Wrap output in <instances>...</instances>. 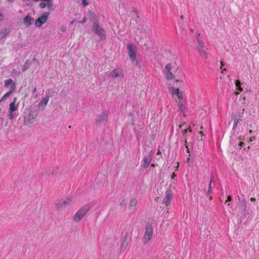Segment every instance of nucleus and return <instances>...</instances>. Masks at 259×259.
Instances as JSON below:
<instances>
[{"mask_svg":"<svg viewBox=\"0 0 259 259\" xmlns=\"http://www.w3.org/2000/svg\"><path fill=\"white\" fill-rule=\"evenodd\" d=\"M178 106L181 110H182L183 109V105L181 101L179 102Z\"/></svg>","mask_w":259,"mask_h":259,"instance_id":"31","label":"nucleus"},{"mask_svg":"<svg viewBox=\"0 0 259 259\" xmlns=\"http://www.w3.org/2000/svg\"><path fill=\"white\" fill-rule=\"evenodd\" d=\"M47 3V6L48 8L50 10L52 9L53 6V3L52 1V0H47L46 1Z\"/></svg>","mask_w":259,"mask_h":259,"instance_id":"25","label":"nucleus"},{"mask_svg":"<svg viewBox=\"0 0 259 259\" xmlns=\"http://www.w3.org/2000/svg\"><path fill=\"white\" fill-rule=\"evenodd\" d=\"M185 146H186V148L187 149V152H188V153H190L189 149L188 148V146L187 145V140H185Z\"/></svg>","mask_w":259,"mask_h":259,"instance_id":"36","label":"nucleus"},{"mask_svg":"<svg viewBox=\"0 0 259 259\" xmlns=\"http://www.w3.org/2000/svg\"><path fill=\"white\" fill-rule=\"evenodd\" d=\"M6 35V34L4 32H0V40H1L2 39H3Z\"/></svg>","mask_w":259,"mask_h":259,"instance_id":"29","label":"nucleus"},{"mask_svg":"<svg viewBox=\"0 0 259 259\" xmlns=\"http://www.w3.org/2000/svg\"><path fill=\"white\" fill-rule=\"evenodd\" d=\"M165 69L167 70V71H170V70L171 69V65L170 63H168L165 66Z\"/></svg>","mask_w":259,"mask_h":259,"instance_id":"28","label":"nucleus"},{"mask_svg":"<svg viewBox=\"0 0 259 259\" xmlns=\"http://www.w3.org/2000/svg\"><path fill=\"white\" fill-rule=\"evenodd\" d=\"M94 202H91L80 208L74 215L73 221L76 222H79L87 213L89 210L94 206Z\"/></svg>","mask_w":259,"mask_h":259,"instance_id":"1","label":"nucleus"},{"mask_svg":"<svg viewBox=\"0 0 259 259\" xmlns=\"http://www.w3.org/2000/svg\"><path fill=\"white\" fill-rule=\"evenodd\" d=\"M151 159L152 158L150 157V155L145 156L143 159V164L142 166L144 168H147L149 166L151 161Z\"/></svg>","mask_w":259,"mask_h":259,"instance_id":"14","label":"nucleus"},{"mask_svg":"<svg viewBox=\"0 0 259 259\" xmlns=\"http://www.w3.org/2000/svg\"><path fill=\"white\" fill-rule=\"evenodd\" d=\"M172 198V194L170 192H166L165 196L163 199V203L165 204L166 205H167L168 203H169Z\"/></svg>","mask_w":259,"mask_h":259,"instance_id":"13","label":"nucleus"},{"mask_svg":"<svg viewBox=\"0 0 259 259\" xmlns=\"http://www.w3.org/2000/svg\"><path fill=\"white\" fill-rule=\"evenodd\" d=\"M180 18H181V19L183 20L184 19L183 16H181Z\"/></svg>","mask_w":259,"mask_h":259,"instance_id":"51","label":"nucleus"},{"mask_svg":"<svg viewBox=\"0 0 259 259\" xmlns=\"http://www.w3.org/2000/svg\"><path fill=\"white\" fill-rule=\"evenodd\" d=\"M236 87L238 91L241 92L243 91V89L241 87V82L239 80H236L235 81Z\"/></svg>","mask_w":259,"mask_h":259,"instance_id":"22","label":"nucleus"},{"mask_svg":"<svg viewBox=\"0 0 259 259\" xmlns=\"http://www.w3.org/2000/svg\"><path fill=\"white\" fill-rule=\"evenodd\" d=\"M9 116L10 119H13L14 118H15L16 117L15 113H14V112H9Z\"/></svg>","mask_w":259,"mask_h":259,"instance_id":"27","label":"nucleus"},{"mask_svg":"<svg viewBox=\"0 0 259 259\" xmlns=\"http://www.w3.org/2000/svg\"><path fill=\"white\" fill-rule=\"evenodd\" d=\"M212 183H214V181H213V177L212 176H211V179H210V183H209V184L211 185Z\"/></svg>","mask_w":259,"mask_h":259,"instance_id":"41","label":"nucleus"},{"mask_svg":"<svg viewBox=\"0 0 259 259\" xmlns=\"http://www.w3.org/2000/svg\"><path fill=\"white\" fill-rule=\"evenodd\" d=\"M137 204V200L135 198H132L130 202V207L132 209L133 207H135Z\"/></svg>","mask_w":259,"mask_h":259,"instance_id":"18","label":"nucleus"},{"mask_svg":"<svg viewBox=\"0 0 259 259\" xmlns=\"http://www.w3.org/2000/svg\"><path fill=\"white\" fill-rule=\"evenodd\" d=\"M182 127V125H180L179 127Z\"/></svg>","mask_w":259,"mask_h":259,"instance_id":"59","label":"nucleus"},{"mask_svg":"<svg viewBox=\"0 0 259 259\" xmlns=\"http://www.w3.org/2000/svg\"><path fill=\"white\" fill-rule=\"evenodd\" d=\"M72 198L69 197L65 200L59 202L56 204L57 209L59 211L62 210L71 205Z\"/></svg>","mask_w":259,"mask_h":259,"instance_id":"6","label":"nucleus"},{"mask_svg":"<svg viewBox=\"0 0 259 259\" xmlns=\"http://www.w3.org/2000/svg\"><path fill=\"white\" fill-rule=\"evenodd\" d=\"M221 66L220 68L221 69V68H222V66H224V65L222 62H221Z\"/></svg>","mask_w":259,"mask_h":259,"instance_id":"49","label":"nucleus"},{"mask_svg":"<svg viewBox=\"0 0 259 259\" xmlns=\"http://www.w3.org/2000/svg\"><path fill=\"white\" fill-rule=\"evenodd\" d=\"M15 88H16V85H14L13 84V85L12 87H11V90L8 92L7 93H6L2 98L1 99H0V103L5 101L6 99L8 98L11 95V94L13 92H14V91L15 90Z\"/></svg>","mask_w":259,"mask_h":259,"instance_id":"11","label":"nucleus"},{"mask_svg":"<svg viewBox=\"0 0 259 259\" xmlns=\"http://www.w3.org/2000/svg\"><path fill=\"white\" fill-rule=\"evenodd\" d=\"M93 30L94 33L100 38L101 40L106 39V31L102 27L100 26L99 23L98 22H96L93 24Z\"/></svg>","mask_w":259,"mask_h":259,"instance_id":"2","label":"nucleus"},{"mask_svg":"<svg viewBox=\"0 0 259 259\" xmlns=\"http://www.w3.org/2000/svg\"><path fill=\"white\" fill-rule=\"evenodd\" d=\"M49 100V96L48 95H46L45 96L44 98H42L41 101L39 102L38 106V108L39 109L43 110L47 106V105L48 103Z\"/></svg>","mask_w":259,"mask_h":259,"instance_id":"10","label":"nucleus"},{"mask_svg":"<svg viewBox=\"0 0 259 259\" xmlns=\"http://www.w3.org/2000/svg\"><path fill=\"white\" fill-rule=\"evenodd\" d=\"M224 71H226V69H224L222 70V72L223 73Z\"/></svg>","mask_w":259,"mask_h":259,"instance_id":"53","label":"nucleus"},{"mask_svg":"<svg viewBox=\"0 0 259 259\" xmlns=\"http://www.w3.org/2000/svg\"><path fill=\"white\" fill-rule=\"evenodd\" d=\"M172 93L176 95L179 99H182V93H180L179 90L178 89H173Z\"/></svg>","mask_w":259,"mask_h":259,"instance_id":"20","label":"nucleus"},{"mask_svg":"<svg viewBox=\"0 0 259 259\" xmlns=\"http://www.w3.org/2000/svg\"><path fill=\"white\" fill-rule=\"evenodd\" d=\"M245 145V144L243 143V142H240L239 144V146L241 148L242 147H243L244 145Z\"/></svg>","mask_w":259,"mask_h":259,"instance_id":"40","label":"nucleus"},{"mask_svg":"<svg viewBox=\"0 0 259 259\" xmlns=\"http://www.w3.org/2000/svg\"><path fill=\"white\" fill-rule=\"evenodd\" d=\"M151 166H154V164H151Z\"/></svg>","mask_w":259,"mask_h":259,"instance_id":"60","label":"nucleus"},{"mask_svg":"<svg viewBox=\"0 0 259 259\" xmlns=\"http://www.w3.org/2000/svg\"><path fill=\"white\" fill-rule=\"evenodd\" d=\"M76 20L74 19L72 21L70 22V25H73L74 22H75Z\"/></svg>","mask_w":259,"mask_h":259,"instance_id":"43","label":"nucleus"},{"mask_svg":"<svg viewBox=\"0 0 259 259\" xmlns=\"http://www.w3.org/2000/svg\"><path fill=\"white\" fill-rule=\"evenodd\" d=\"M128 243V242L127 239V236H126L125 237L124 240L122 241V244L120 246V251L121 252H124L125 250V249L127 246Z\"/></svg>","mask_w":259,"mask_h":259,"instance_id":"16","label":"nucleus"},{"mask_svg":"<svg viewBox=\"0 0 259 259\" xmlns=\"http://www.w3.org/2000/svg\"><path fill=\"white\" fill-rule=\"evenodd\" d=\"M3 19V16L2 13L0 12V21Z\"/></svg>","mask_w":259,"mask_h":259,"instance_id":"45","label":"nucleus"},{"mask_svg":"<svg viewBox=\"0 0 259 259\" xmlns=\"http://www.w3.org/2000/svg\"><path fill=\"white\" fill-rule=\"evenodd\" d=\"M13 84L15 85V83L13 82V80L12 79H9L5 81V86L7 87L9 85H12V87Z\"/></svg>","mask_w":259,"mask_h":259,"instance_id":"21","label":"nucleus"},{"mask_svg":"<svg viewBox=\"0 0 259 259\" xmlns=\"http://www.w3.org/2000/svg\"><path fill=\"white\" fill-rule=\"evenodd\" d=\"M243 116V113H239L238 114V117H236L237 118H239V120L242 118Z\"/></svg>","mask_w":259,"mask_h":259,"instance_id":"35","label":"nucleus"},{"mask_svg":"<svg viewBox=\"0 0 259 259\" xmlns=\"http://www.w3.org/2000/svg\"><path fill=\"white\" fill-rule=\"evenodd\" d=\"M108 112L106 111H103L99 114L96 119V124L97 125H105L108 121Z\"/></svg>","mask_w":259,"mask_h":259,"instance_id":"3","label":"nucleus"},{"mask_svg":"<svg viewBox=\"0 0 259 259\" xmlns=\"http://www.w3.org/2000/svg\"><path fill=\"white\" fill-rule=\"evenodd\" d=\"M250 200H251L252 202H254V201H255V198H253V197H252V198H250Z\"/></svg>","mask_w":259,"mask_h":259,"instance_id":"46","label":"nucleus"},{"mask_svg":"<svg viewBox=\"0 0 259 259\" xmlns=\"http://www.w3.org/2000/svg\"><path fill=\"white\" fill-rule=\"evenodd\" d=\"M34 20L33 19H32L30 16H27L26 17H25L23 19V23L24 25L27 27H29L31 24L32 21Z\"/></svg>","mask_w":259,"mask_h":259,"instance_id":"15","label":"nucleus"},{"mask_svg":"<svg viewBox=\"0 0 259 259\" xmlns=\"http://www.w3.org/2000/svg\"><path fill=\"white\" fill-rule=\"evenodd\" d=\"M153 234V229L151 224H148L146 226L145 232L143 237V242L146 244L151 239Z\"/></svg>","mask_w":259,"mask_h":259,"instance_id":"4","label":"nucleus"},{"mask_svg":"<svg viewBox=\"0 0 259 259\" xmlns=\"http://www.w3.org/2000/svg\"><path fill=\"white\" fill-rule=\"evenodd\" d=\"M232 200V197L230 195L228 196L227 200H226V202L227 201H230Z\"/></svg>","mask_w":259,"mask_h":259,"instance_id":"37","label":"nucleus"},{"mask_svg":"<svg viewBox=\"0 0 259 259\" xmlns=\"http://www.w3.org/2000/svg\"><path fill=\"white\" fill-rule=\"evenodd\" d=\"M30 65H31V62H30V60H27L25 61V64L23 66L22 71L24 72L25 70H26L28 68H29L30 67Z\"/></svg>","mask_w":259,"mask_h":259,"instance_id":"19","label":"nucleus"},{"mask_svg":"<svg viewBox=\"0 0 259 259\" xmlns=\"http://www.w3.org/2000/svg\"><path fill=\"white\" fill-rule=\"evenodd\" d=\"M87 21V18L86 17H84L81 21H78L79 23H84Z\"/></svg>","mask_w":259,"mask_h":259,"instance_id":"32","label":"nucleus"},{"mask_svg":"<svg viewBox=\"0 0 259 259\" xmlns=\"http://www.w3.org/2000/svg\"><path fill=\"white\" fill-rule=\"evenodd\" d=\"M82 3L83 6H87L89 5L87 0H82Z\"/></svg>","mask_w":259,"mask_h":259,"instance_id":"34","label":"nucleus"},{"mask_svg":"<svg viewBox=\"0 0 259 259\" xmlns=\"http://www.w3.org/2000/svg\"><path fill=\"white\" fill-rule=\"evenodd\" d=\"M127 47L128 54L130 59L131 60L132 62H136V63L138 64V62L136 58V55L137 53L136 47L133 45L132 44H129L127 45Z\"/></svg>","mask_w":259,"mask_h":259,"instance_id":"5","label":"nucleus"},{"mask_svg":"<svg viewBox=\"0 0 259 259\" xmlns=\"http://www.w3.org/2000/svg\"><path fill=\"white\" fill-rule=\"evenodd\" d=\"M125 203H125V200H122L121 201V202H120V205H125Z\"/></svg>","mask_w":259,"mask_h":259,"instance_id":"39","label":"nucleus"},{"mask_svg":"<svg viewBox=\"0 0 259 259\" xmlns=\"http://www.w3.org/2000/svg\"><path fill=\"white\" fill-rule=\"evenodd\" d=\"M36 91H37L36 87L34 88L33 89V90H32V92H33V93H35V92H36Z\"/></svg>","mask_w":259,"mask_h":259,"instance_id":"44","label":"nucleus"},{"mask_svg":"<svg viewBox=\"0 0 259 259\" xmlns=\"http://www.w3.org/2000/svg\"><path fill=\"white\" fill-rule=\"evenodd\" d=\"M89 13H90L91 15H93V14H94L93 12H91V11H89Z\"/></svg>","mask_w":259,"mask_h":259,"instance_id":"50","label":"nucleus"},{"mask_svg":"<svg viewBox=\"0 0 259 259\" xmlns=\"http://www.w3.org/2000/svg\"><path fill=\"white\" fill-rule=\"evenodd\" d=\"M197 51H198V52L199 53V55L201 56V57L202 59H206L207 58L208 53L205 50H203V49H202L197 50Z\"/></svg>","mask_w":259,"mask_h":259,"instance_id":"17","label":"nucleus"},{"mask_svg":"<svg viewBox=\"0 0 259 259\" xmlns=\"http://www.w3.org/2000/svg\"><path fill=\"white\" fill-rule=\"evenodd\" d=\"M39 7L41 8H44L46 7H47V3H41L39 4Z\"/></svg>","mask_w":259,"mask_h":259,"instance_id":"30","label":"nucleus"},{"mask_svg":"<svg viewBox=\"0 0 259 259\" xmlns=\"http://www.w3.org/2000/svg\"><path fill=\"white\" fill-rule=\"evenodd\" d=\"M176 177V175L175 174V172H174L171 176V179H174Z\"/></svg>","mask_w":259,"mask_h":259,"instance_id":"42","label":"nucleus"},{"mask_svg":"<svg viewBox=\"0 0 259 259\" xmlns=\"http://www.w3.org/2000/svg\"><path fill=\"white\" fill-rule=\"evenodd\" d=\"M188 131H189V132H192V130H191V129H190V128L189 129Z\"/></svg>","mask_w":259,"mask_h":259,"instance_id":"54","label":"nucleus"},{"mask_svg":"<svg viewBox=\"0 0 259 259\" xmlns=\"http://www.w3.org/2000/svg\"><path fill=\"white\" fill-rule=\"evenodd\" d=\"M252 139H251V138H250V142H252Z\"/></svg>","mask_w":259,"mask_h":259,"instance_id":"56","label":"nucleus"},{"mask_svg":"<svg viewBox=\"0 0 259 259\" xmlns=\"http://www.w3.org/2000/svg\"><path fill=\"white\" fill-rule=\"evenodd\" d=\"M211 185L209 184L207 191V195L210 194L211 193Z\"/></svg>","mask_w":259,"mask_h":259,"instance_id":"33","label":"nucleus"},{"mask_svg":"<svg viewBox=\"0 0 259 259\" xmlns=\"http://www.w3.org/2000/svg\"><path fill=\"white\" fill-rule=\"evenodd\" d=\"M50 15V12H45L41 16L36 19L35 20V25L38 27H40L47 21Z\"/></svg>","mask_w":259,"mask_h":259,"instance_id":"7","label":"nucleus"},{"mask_svg":"<svg viewBox=\"0 0 259 259\" xmlns=\"http://www.w3.org/2000/svg\"><path fill=\"white\" fill-rule=\"evenodd\" d=\"M109 75L113 77H120L123 76V73L122 69L117 68L110 72Z\"/></svg>","mask_w":259,"mask_h":259,"instance_id":"9","label":"nucleus"},{"mask_svg":"<svg viewBox=\"0 0 259 259\" xmlns=\"http://www.w3.org/2000/svg\"><path fill=\"white\" fill-rule=\"evenodd\" d=\"M138 32H136V39H138Z\"/></svg>","mask_w":259,"mask_h":259,"instance_id":"48","label":"nucleus"},{"mask_svg":"<svg viewBox=\"0 0 259 259\" xmlns=\"http://www.w3.org/2000/svg\"><path fill=\"white\" fill-rule=\"evenodd\" d=\"M189 159H190V158H189V157H188V158H187V160H189Z\"/></svg>","mask_w":259,"mask_h":259,"instance_id":"58","label":"nucleus"},{"mask_svg":"<svg viewBox=\"0 0 259 259\" xmlns=\"http://www.w3.org/2000/svg\"><path fill=\"white\" fill-rule=\"evenodd\" d=\"M252 133V130H250V131H249V134H251Z\"/></svg>","mask_w":259,"mask_h":259,"instance_id":"52","label":"nucleus"},{"mask_svg":"<svg viewBox=\"0 0 259 259\" xmlns=\"http://www.w3.org/2000/svg\"><path fill=\"white\" fill-rule=\"evenodd\" d=\"M175 77L174 75L170 71H167L166 73V78L167 79H172Z\"/></svg>","mask_w":259,"mask_h":259,"instance_id":"24","label":"nucleus"},{"mask_svg":"<svg viewBox=\"0 0 259 259\" xmlns=\"http://www.w3.org/2000/svg\"><path fill=\"white\" fill-rule=\"evenodd\" d=\"M199 134H200V135H202V132H199Z\"/></svg>","mask_w":259,"mask_h":259,"instance_id":"55","label":"nucleus"},{"mask_svg":"<svg viewBox=\"0 0 259 259\" xmlns=\"http://www.w3.org/2000/svg\"><path fill=\"white\" fill-rule=\"evenodd\" d=\"M249 148H250V147H249V146H248V147H247V149H249Z\"/></svg>","mask_w":259,"mask_h":259,"instance_id":"57","label":"nucleus"},{"mask_svg":"<svg viewBox=\"0 0 259 259\" xmlns=\"http://www.w3.org/2000/svg\"><path fill=\"white\" fill-rule=\"evenodd\" d=\"M197 39L198 41V44L197 47V50H200V49H203V48H204V43L202 41H200L198 39V37H197Z\"/></svg>","mask_w":259,"mask_h":259,"instance_id":"23","label":"nucleus"},{"mask_svg":"<svg viewBox=\"0 0 259 259\" xmlns=\"http://www.w3.org/2000/svg\"><path fill=\"white\" fill-rule=\"evenodd\" d=\"M61 30L62 31V32H65L66 30V28L64 26H62L61 28Z\"/></svg>","mask_w":259,"mask_h":259,"instance_id":"38","label":"nucleus"},{"mask_svg":"<svg viewBox=\"0 0 259 259\" xmlns=\"http://www.w3.org/2000/svg\"><path fill=\"white\" fill-rule=\"evenodd\" d=\"M187 131H188V129H186L184 130V135L185 134H186V133L187 132Z\"/></svg>","mask_w":259,"mask_h":259,"instance_id":"47","label":"nucleus"},{"mask_svg":"<svg viewBox=\"0 0 259 259\" xmlns=\"http://www.w3.org/2000/svg\"><path fill=\"white\" fill-rule=\"evenodd\" d=\"M16 100L17 98H14L13 102L10 104L9 112H14L17 110L18 106L16 105Z\"/></svg>","mask_w":259,"mask_h":259,"instance_id":"12","label":"nucleus"},{"mask_svg":"<svg viewBox=\"0 0 259 259\" xmlns=\"http://www.w3.org/2000/svg\"><path fill=\"white\" fill-rule=\"evenodd\" d=\"M239 121V118H237V117L235 118L234 121V124H233V129H234L236 127Z\"/></svg>","mask_w":259,"mask_h":259,"instance_id":"26","label":"nucleus"},{"mask_svg":"<svg viewBox=\"0 0 259 259\" xmlns=\"http://www.w3.org/2000/svg\"><path fill=\"white\" fill-rule=\"evenodd\" d=\"M36 117V114L34 113H29L24 117V124L28 126L32 124L35 121Z\"/></svg>","mask_w":259,"mask_h":259,"instance_id":"8","label":"nucleus"}]
</instances>
